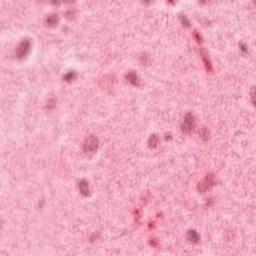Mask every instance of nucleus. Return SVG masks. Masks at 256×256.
Segmentation results:
<instances>
[{
    "mask_svg": "<svg viewBox=\"0 0 256 256\" xmlns=\"http://www.w3.org/2000/svg\"><path fill=\"white\" fill-rule=\"evenodd\" d=\"M181 129L184 133H191V131L195 129V122L193 121V115L191 113L185 115Z\"/></svg>",
    "mask_w": 256,
    "mask_h": 256,
    "instance_id": "1",
    "label": "nucleus"
},
{
    "mask_svg": "<svg viewBox=\"0 0 256 256\" xmlns=\"http://www.w3.org/2000/svg\"><path fill=\"white\" fill-rule=\"evenodd\" d=\"M99 146V142L97 141V137L91 136L90 139L87 140L84 146L85 153H97V147Z\"/></svg>",
    "mask_w": 256,
    "mask_h": 256,
    "instance_id": "2",
    "label": "nucleus"
},
{
    "mask_svg": "<svg viewBox=\"0 0 256 256\" xmlns=\"http://www.w3.org/2000/svg\"><path fill=\"white\" fill-rule=\"evenodd\" d=\"M79 187L81 195L84 197H91V194L89 193V181H87V179H82Z\"/></svg>",
    "mask_w": 256,
    "mask_h": 256,
    "instance_id": "3",
    "label": "nucleus"
},
{
    "mask_svg": "<svg viewBox=\"0 0 256 256\" xmlns=\"http://www.w3.org/2000/svg\"><path fill=\"white\" fill-rule=\"evenodd\" d=\"M199 239H201V237L199 236L197 231L190 230L187 232V240L191 241V243H197V241H199Z\"/></svg>",
    "mask_w": 256,
    "mask_h": 256,
    "instance_id": "4",
    "label": "nucleus"
},
{
    "mask_svg": "<svg viewBox=\"0 0 256 256\" xmlns=\"http://www.w3.org/2000/svg\"><path fill=\"white\" fill-rule=\"evenodd\" d=\"M178 19H180L183 27H191V20H189V18L184 14H179Z\"/></svg>",
    "mask_w": 256,
    "mask_h": 256,
    "instance_id": "5",
    "label": "nucleus"
},
{
    "mask_svg": "<svg viewBox=\"0 0 256 256\" xmlns=\"http://www.w3.org/2000/svg\"><path fill=\"white\" fill-rule=\"evenodd\" d=\"M128 79L132 85H136V87L139 86L140 80L137 77V74H135V72H131L128 75Z\"/></svg>",
    "mask_w": 256,
    "mask_h": 256,
    "instance_id": "6",
    "label": "nucleus"
},
{
    "mask_svg": "<svg viewBox=\"0 0 256 256\" xmlns=\"http://www.w3.org/2000/svg\"><path fill=\"white\" fill-rule=\"evenodd\" d=\"M157 141H158L157 136L155 135L150 136L148 139L149 147H152L153 149H155L157 147Z\"/></svg>",
    "mask_w": 256,
    "mask_h": 256,
    "instance_id": "7",
    "label": "nucleus"
},
{
    "mask_svg": "<svg viewBox=\"0 0 256 256\" xmlns=\"http://www.w3.org/2000/svg\"><path fill=\"white\" fill-rule=\"evenodd\" d=\"M77 74L75 72H71L65 76L66 81H71V79H76Z\"/></svg>",
    "mask_w": 256,
    "mask_h": 256,
    "instance_id": "8",
    "label": "nucleus"
},
{
    "mask_svg": "<svg viewBox=\"0 0 256 256\" xmlns=\"http://www.w3.org/2000/svg\"><path fill=\"white\" fill-rule=\"evenodd\" d=\"M240 49H241V51H243L244 53H247V44H241V43H240Z\"/></svg>",
    "mask_w": 256,
    "mask_h": 256,
    "instance_id": "9",
    "label": "nucleus"
},
{
    "mask_svg": "<svg viewBox=\"0 0 256 256\" xmlns=\"http://www.w3.org/2000/svg\"><path fill=\"white\" fill-rule=\"evenodd\" d=\"M252 99H253L254 105L256 106V88L254 89V94L252 96Z\"/></svg>",
    "mask_w": 256,
    "mask_h": 256,
    "instance_id": "10",
    "label": "nucleus"
},
{
    "mask_svg": "<svg viewBox=\"0 0 256 256\" xmlns=\"http://www.w3.org/2000/svg\"><path fill=\"white\" fill-rule=\"evenodd\" d=\"M165 139H166V141H169V139H172V137L171 136H166Z\"/></svg>",
    "mask_w": 256,
    "mask_h": 256,
    "instance_id": "11",
    "label": "nucleus"
},
{
    "mask_svg": "<svg viewBox=\"0 0 256 256\" xmlns=\"http://www.w3.org/2000/svg\"><path fill=\"white\" fill-rule=\"evenodd\" d=\"M146 1V3H149L150 2V0H145Z\"/></svg>",
    "mask_w": 256,
    "mask_h": 256,
    "instance_id": "12",
    "label": "nucleus"
}]
</instances>
